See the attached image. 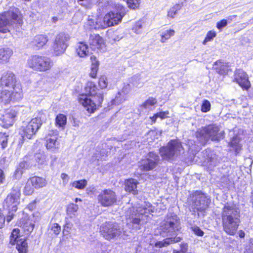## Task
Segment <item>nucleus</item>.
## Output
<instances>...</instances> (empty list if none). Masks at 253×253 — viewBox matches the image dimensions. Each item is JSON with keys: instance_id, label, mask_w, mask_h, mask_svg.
<instances>
[{"instance_id": "obj_1", "label": "nucleus", "mask_w": 253, "mask_h": 253, "mask_svg": "<svg viewBox=\"0 0 253 253\" xmlns=\"http://www.w3.org/2000/svg\"><path fill=\"white\" fill-rule=\"evenodd\" d=\"M181 228L180 221L178 216L173 213H168L155 231L156 235L168 237L163 241L157 242L155 244V247L161 248L180 242L182 238L177 236V234Z\"/></svg>"}, {"instance_id": "obj_2", "label": "nucleus", "mask_w": 253, "mask_h": 253, "mask_svg": "<svg viewBox=\"0 0 253 253\" xmlns=\"http://www.w3.org/2000/svg\"><path fill=\"white\" fill-rule=\"evenodd\" d=\"M221 216L223 231L229 235H234L240 222V210L233 204L226 203L222 209Z\"/></svg>"}, {"instance_id": "obj_3", "label": "nucleus", "mask_w": 253, "mask_h": 253, "mask_svg": "<svg viewBox=\"0 0 253 253\" xmlns=\"http://www.w3.org/2000/svg\"><path fill=\"white\" fill-rule=\"evenodd\" d=\"M154 211V207L150 203H145L141 206L130 209L127 224L135 230H139L148 221L150 215Z\"/></svg>"}, {"instance_id": "obj_4", "label": "nucleus", "mask_w": 253, "mask_h": 253, "mask_svg": "<svg viewBox=\"0 0 253 253\" xmlns=\"http://www.w3.org/2000/svg\"><path fill=\"white\" fill-rule=\"evenodd\" d=\"M20 12L18 8L13 7L0 15V32L6 33L14 25L20 26L22 24Z\"/></svg>"}, {"instance_id": "obj_5", "label": "nucleus", "mask_w": 253, "mask_h": 253, "mask_svg": "<svg viewBox=\"0 0 253 253\" xmlns=\"http://www.w3.org/2000/svg\"><path fill=\"white\" fill-rule=\"evenodd\" d=\"M224 131L219 132V127L215 125H211L199 129L196 133V137L202 144H205L210 139L218 141L224 137Z\"/></svg>"}, {"instance_id": "obj_6", "label": "nucleus", "mask_w": 253, "mask_h": 253, "mask_svg": "<svg viewBox=\"0 0 253 253\" xmlns=\"http://www.w3.org/2000/svg\"><path fill=\"white\" fill-rule=\"evenodd\" d=\"M27 65L34 71L45 72L52 68L53 63L52 60L46 56L33 55L28 58Z\"/></svg>"}, {"instance_id": "obj_7", "label": "nucleus", "mask_w": 253, "mask_h": 253, "mask_svg": "<svg viewBox=\"0 0 253 253\" xmlns=\"http://www.w3.org/2000/svg\"><path fill=\"white\" fill-rule=\"evenodd\" d=\"M1 86L7 87L10 89L13 90L15 92L16 99H21L22 97L21 86L16 80L14 74L10 71H7L2 74L0 79Z\"/></svg>"}, {"instance_id": "obj_8", "label": "nucleus", "mask_w": 253, "mask_h": 253, "mask_svg": "<svg viewBox=\"0 0 253 253\" xmlns=\"http://www.w3.org/2000/svg\"><path fill=\"white\" fill-rule=\"evenodd\" d=\"M90 97L91 98H88L86 95H81L79 97V102L84 107L88 113H92L96 110L97 106L101 105L103 100V92H96Z\"/></svg>"}, {"instance_id": "obj_9", "label": "nucleus", "mask_w": 253, "mask_h": 253, "mask_svg": "<svg viewBox=\"0 0 253 253\" xmlns=\"http://www.w3.org/2000/svg\"><path fill=\"white\" fill-rule=\"evenodd\" d=\"M183 150L181 142L177 139L171 140L165 147L160 149L162 157L166 160H173L174 156H177Z\"/></svg>"}, {"instance_id": "obj_10", "label": "nucleus", "mask_w": 253, "mask_h": 253, "mask_svg": "<svg viewBox=\"0 0 253 253\" xmlns=\"http://www.w3.org/2000/svg\"><path fill=\"white\" fill-rule=\"evenodd\" d=\"M20 184L17 182L5 199L4 206L10 212H16L17 210V206L20 204Z\"/></svg>"}, {"instance_id": "obj_11", "label": "nucleus", "mask_w": 253, "mask_h": 253, "mask_svg": "<svg viewBox=\"0 0 253 253\" xmlns=\"http://www.w3.org/2000/svg\"><path fill=\"white\" fill-rule=\"evenodd\" d=\"M100 232L105 239L110 240L119 238L122 234V229L117 223L108 221L101 225Z\"/></svg>"}, {"instance_id": "obj_12", "label": "nucleus", "mask_w": 253, "mask_h": 253, "mask_svg": "<svg viewBox=\"0 0 253 253\" xmlns=\"http://www.w3.org/2000/svg\"><path fill=\"white\" fill-rule=\"evenodd\" d=\"M125 14V8L121 4H116L115 10L107 13L103 17L106 28L118 24Z\"/></svg>"}, {"instance_id": "obj_13", "label": "nucleus", "mask_w": 253, "mask_h": 253, "mask_svg": "<svg viewBox=\"0 0 253 253\" xmlns=\"http://www.w3.org/2000/svg\"><path fill=\"white\" fill-rule=\"evenodd\" d=\"M191 206L199 211H204L210 204V200L200 191H196L192 196Z\"/></svg>"}, {"instance_id": "obj_14", "label": "nucleus", "mask_w": 253, "mask_h": 253, "mask_svg": "<svg viewBox=\"0 0 253 253\" xmlns=\"http://www.w3.org/2000/svg\"><path fill=\"white\" fill-rule=\"evenodd\" d=\"M98 203L103 207H109L117 202L116 193L110 189L101 191L97 196Z\"/></svg>"}, {"instance_id": "obj_15", "label": "nucleus", "mask_w": 253, "mask_h": 253, "mask_svg": "<svg viewBox=\"0 0 253 253\" xmlns=\"http://www.w3.org/2000/svg\"><path fill=\"white\" fill-rule=\"evenodd\" d=\"M69 39V35L64 33H60L56 36L53 46L54 53L56 55H60L64 52L68 46L67 42Z\"/></svg>"}, {"instance_id": "obj_16", "label": "nucleus", "mask_w": 253, "mask_h": 253, "mask_svg": "<svg viewBox=\"0 0 253 253\" xmlns=\"http://www.w3.org/2000/svg\"><path fill=\"white\" fill-rule=\"evenodd\" d=\"M159 161L158 155L153 152H150L148 154L147 158L140 162V169L145 171L152 170L157 166Z\"/></svg>"}, {"instance_id": "obj_17", "label": "nucleus", "mask_w": 253, "mask_h": 253, "mask_svg": "<svg viewBox=\"0 0 253 253\" xmlns=\"http://www.w3.org/2000/svg\"><path fill=\"white\" fill-rule=\"evenodd\" d=\"M35 120H31V121L25 126H23L21 132H20L21 136L23 138L28 139H32L38 130L40 129V127Z\"/></svg>"}, {"instance_id": "obj_18", "label": "nucleus", "mask_w": 253, "mask_h": 253, "mask_svg": "<svg viewBox=\"0 0 253 253\" xmlns=\"http://www.w3.org/2000/svg\"><path fill=\"white\" fill-rule=\"evenodd\" d=\"M234 81L238 83L242 88L248 89L250 87V82L246 72L242 69H237L234 74Z\"/></svg>"}, {"instance_id": "obj_19", "label": "nucleus", "mask_w": 253, "mask_h": 253, "mask_svg": "<svg viewBox=\"0 0 253 253\" xmlns=\"http://www.w3.org/2000/svg\"><path fill=\"white\" fill-rule=\"evenodd\" d=\"M86 25L90 29L96 30L106 28L103 18L97 16H89Z\"/></svg>"}, {"instance_id": "obj_20", "label": "nucleus", "mask_w": 253, "mask_h": 253, "mask_svg": "<svg viewBox=\"0 0 253 253\" xmlns=\"http://www.w3.org/2000/svg\"><path fill=\"white\" fill-rule=\"evenodd\" d=\"M33 216L30 217L28 215H24L21 219L20 226L22 227L25 232L27 234L31 233L34 229L35 224L33 220Z\"/></svg>"}, {"instance_id": "obj_21", "label": "nucleus", "mask_w": 253, "mask_h": 253, "mask_svg": "<svg viewBox=\"0 0 253 253\" xmlns=\"http://www.w3.org/2000/svg\"><path fill=\"white\" fill-rule=\"evenodd\" d=\"M12 89H3L0 94V100L1 102L6 104L10 101H17L19 99H16L15 92Z\"/></svg>"}, {"instance_id": "obj_22", "label": "nucleus", "mask_w": 253, "mask_h": 253, "mask_svg": "<svg viewBox=\"0 0 253 253\" xmlns=\"http://www.w3.org/2000/svg\"><path fill=\"white\" fill-rule=\"evenodd\" d=\"M13 50L7 47L0 48V64H4L9 62L13 55Z\"/></svg>"}, {"instance_id": "obj_23", "label": "nucleus", "mask_w": 253, "mask_h": 253, "mask_svg": "<svg viewBox=\"0 0 253 253\" xmlns=\"http://www.w3.org/2000/svg\"><path fill=\"white\" fill-rule=\"evenodd\" d=\"M16 116V113L15 111L11 110L9 112L5 113L0 118L2 123H3V126L5 127H8L12 126L14 123V119Z\"/></svg>"}, {"instance_id": "obj_24", "label": "nucleus", "mask_w": 253, "mask_h": 253, "mask_svg": "<svg viewBox=\"0 0 253 253\" xmlns=\"http://www.w3.org/2000/svg\"><path fill=\"white\" fill-rule=\"evenodd\" d=\"M48 38L46 35H39L35 37L31 44L36 49H39L43 47L47 42Z\"/></svg>"}, {"instance_id": "obj_25", "label": "nucleus", "mask_w": 253, "mask_h": 253, "mask_svg": "<svg viewBox=\"0 0 253 253\" xmlns=\"http://www.w3.org/2000/svg\"><path fill=\"white\" fill-rule=\"evenodd\" d=\"M88 42L90 47L92 50H95L100 48L103 40L98 34H93L90 36Z\"/></svg>"}, {"instance_id": "obj_26", "label": "nucleus", "mask_w": 253, "mask_h": 253, "mask_svg": "<svg viewBox=\"0 0 253 253\" xmlns=\"http://www.w3.org/2000/svg\"><path fill=\"white\" fill-rule=\"evenodd\" d=\"M241 139L238 135L234 136L229 143V146L232 148L236 155L240 153L242 149V145L241 143Z\"/></svg>"}, {"instance_id": "obj_27", "label": "nucleus", "mask_w": 253, "mask_h": 253, "mask_svg": "<svg viewBox=\"0 0 253 253\" xmlns=\"http://www.w3.org/2000/svg\"><path fill=\"white\" fill-rule=\"evenodd\" d=\"M58 136L57 135L51 136L46 140V148L47 149L53 151L57 150L60 147V143L57 140Z\"/></svg>"}, {"instance_id": "obj_28", "label": "nucleus", "mask_w": 253, "mask_h": 253, "mask_svg": "<svg viewBox=\"0 0 253 253\" xmlns=\"http://www.w3.org/2000/svg\"><path fill=\"white\" fill-rule=\"evenodd\" d=\"M28 182H30L32 186L37 189L42 188L47 184L45 179L39 176H33L30 178Z\"/></svg>"}, {"instance_id": "obj_29", "label": "nucleus", "mask_w": 253, "mask_h": 253, "mask_svg": "<svg viewBox=\"0 0 253 253\" xmlns=\"http://www.w3.org/2000/svg\"><path fill=\"white\" fill-rule=\"evenodd\" d=\"M213 68L220 75L226 74L229 70L227 64L220 60L216 61L213 64Z\"/></svg>"}, {"instance_id": "obj_30", "label": "nucleus", "mask_w": 253, "mask_h": 253, "mask_svg": "<svg viewBox=\"0 0 253 253\" xmlns=\"http://www.w3.org/2000/svg\"><path fill=\"white\" fill-rule=\"evenodd\" d=\"M138 182L134 179H129L125 181V190L128 192H132L133 194L137 193V185Z\"/></svg>"}, {"instance_id": "obj_31", "label": "nucleus", "mask_w": 253, "mask_h": 253, "mask_svg": "<svg viewBox=\"0 0 253 253\" xmlns=\"http://www.w3.org/2000/svg\"><path fill=\"white\" fill-rule=\"evenodd\" d=\"M88 46L84 42H80L77 46L76 51L79 56L84 57L87 55L88 53Z\"/></svg>"}, {"instance_id": "obj_32", "label": "nucleus", "mask_w": 253, "mask_h": 253, "mask_svg": "<svg viewBox=\"0 0 253 253\" xmlns=\"http://www.w3.org/2000/svg\"><path fill=\"white\" fill-rule=\"evenodd\" d=\"M35 160L40 167L47 165L46 156L43 151H40L35 154Z\"/></svg>"}, {"instance_id": "obj_33", "label": "nucleus", "mask_w": 253, "mask_h": 253, "mask_svg": "<svg viewBox=\"0 0 253 253\" xmlns=\"http://www.w3.org/2000/svg\"><path fill=\"white\" fill-rule=\"evenodd\" d=\"M142 78L139 74H136L132 76L129 80V83L132 86L136 87H141L144 84V82L141 81Z\"/></svg>"}, {"instance_id": "obj_34", "label": "nucleus", "mask_w": 253, "mask_h": 253, "mask_svg": "<svg viewBox=\"0 0 253 253\" xmlns=\"http://www.w3.org/2000/svg\"><path fill=\"white\" fill-rule=\"evenodd\" d=\"M97 90V88L93 82H88L85 87V91L87 93L86 95L89 96L96 94Z\"/></svg>"}, {"instance_id": "obj_35", "label": "nucleus", "mask_w": 253, "mask_h": 253, "mask_svg": "<svg viewBox=\"0 0 253 253\" xmlns=\"http://www.w3.org/2000/svg\"><path fill=\"white\" fill-rule=\"evenodd\" d=\"M46 119V114L45 111H41L38 113L37 116L34 118H33L32 120H35L36 122L38 123L37 125L41 127L42 123L44 122Z\"/></svg>"}, {"instance_id": "obj_36", "label": "nucleus", "mask_w": 253, "mask_h": 253, "mask_svg": "<svg viewBox=\"0 0 253 253\" xmlns=\"http://www.w3.org/2000/svg\"><path fill=\"white\" fill-rule=\"evenodd\" d=\"M174 34V30L172 29L161 32L160 34L161 37V42L162 43L165 42L168 40L170 39L171 37L173 36Z\"/></svg>"}, {"instance_id": "obj_37", "label": "nucleus", "mask_w": 253, "mask_h": 253, "mask_svg": "<svg viewBox=\"0 0 253 253\" xmlns=\"http://www.w3.org/2000/svg\"><path fill=\"white\" fill-rule=\"evenodd\" d=\"M19 229L17 228L14 229L10 236V241L9 242L11 245H15L16 243L20 241L19 240L20 237L19 236Z\"/></svg>"}, {"instance_id": "obj_38", "label": "nucleus", "mask_w": 253, "mask_h": 253, "mask_svg": "<svg viewBox=\"0 0 253 253\" xmlns=\"http://www.w3.org/2000/svg\"><path fill=\"white\" fill-rule=\"evenodd\" d=\"M79 209L78 206L75 204L69 205L67 208V213L70 217L72 218L76 216V213Z\"/></svg>"}, {"instance_id": "obj_39", "label": "nucleus", "mask_w": 253, "mask_h": 253, "mask_svg": "<svg viewBox=\"0 0 253 253\" xmlns=\"http://www.w3.org/2000/svg\"><path fill=\"white\" fill-rule=\"evenodd\" d=\"M55 123L56 126L59 127L63 128L67 123L66 116L63 114L58 115L55 119Z\"/></svg>"}, {"instance_id": "obj_40", "label": "nucleus", "mask_w": 253, "mask_h": 253, "mask_svg": "<svg viewBox=\"0 0 253 253\" xmlns=\"http://www.w3.org/2000/svg\"><path fill=\"white\" fill-rule=\"evenodd\" d=\"M126 100V96L121 92H118L115 98L111 101V105H118L123 103Z\"/></svg>"}, {"instance_id": "obj_41", "label": "nucleus", "mask_w": 253, "mask_h": 253, "mask_svg": "<svg viewBox=\"0 0 253 253\" xmlns=\"http://www.w3.org/2000/svg\"><path fill=\"white\" fill-rule=\"evenodd\" d=\"M16 249L19 253H26L27 249V243L25 240L20 241L16 243Z\"/></svg>"}, {"instance_id": "obj_42", "label": "nucleus", "mask_w": 253, "mask_h": 253, "mask_svg": "<svg viewBox=\"0 0 253 253\" xmlns=\"http://www.w3.org/2000/svg\"><path fill=\"white\" fill-rule=\"evenodd\" d=\"M169 114V112L168 111L165 112H160L155 114H154L152 117H151V120L152 122L155 123L156 121L157 118H160L161 119H165L167 117V115Z\"/></svg>"}, {"instance_id": "obj_43", "label": "nucleus", "mask_w": 253, "mask_h": 253, "mask_svg": "<svg viewBox=\"0 0 253 253\" xmlns=\"http://www.w3.org/2000/svg\"><path fill=\"white\" fill-rule=\"evenodd\" d=\"M73 187L78 189H83L87 185V181L85 179L75 181L72 184Z\"/></svg>"}, {"instance_id": "obj_44", "label": "nucleus", "mask_w": 253, "mask_h": 253, "mask_svg": "<svg viewBox=\"0 0 253 253\" xmlns=\"http://www.w3.org/2000/svg\"><path fill=\"white\" fill-rule=\"evenodd\" d=\"M216 36V33L212 31H210L207 34L206 37L203 42V44H206L208 42L211 41Z\"/></svg>"}, {"instance_id": "obj_45", "label": "nucleus", "mask_w": 253, "mask_h": 253, "mask_svg": "<svg viewBox=\"0 0 253 253\" xmlns=\"http://www.w3.org/2000/svg\"><path fill=\"white\" fill-rule=\"evenodd\" d=\"M128 6L132 9H135L139 6L140 0H125Z\"/></svg>"}, {"instance_id": "obj_46", "label": "nucleus", "mask_w": 253, "mask_h": 253, "mask_svg": "<svg viewBox=\"0 0 253 253\" xmlns=\"http://www.w3.org/2000/svg\"><path fill=\"white\" fill-rule=\"evenodd\" d=\"M156 103V99L154 98L151 97L147 99L144 103H143L142 106L143 107L147 108L149 106H151L155 105Z\"/></svg>"}, {"instance_id": "obj_47", "label": "nucleus", "mask_w": 253, "mask_h": 253, "mask_svg": "<svg viewBox=\"0 0 253 253\" xmlns=\"http://www.w3.org/2000/svg\"><path fill=\"white\" fill-rule=\"evenodd\" d=\"M211 103L207 100H204L201 106V111L203 112H207L210 110Z\"/></svg>"}, {"instance_id": "obj_48", "label": "nucleus", "mask_w": 253, "mask_h": 253, "mask_svg": "<svg viewBox=\"0 0 253 253\" xmlns=\"http://www.w3.org/2000/svg\"><path fill=\"white\" fill-rule=\"evenodd\" d=\"M7 137L6 133H0V142L1 143L3 148H5L7 146Z\"/></svg>"}, {"instance_id": "obj_49", "label": "nucleus", "mask_w": 253, "mask_h": 253, "mask_svg": "<svg viewBox=\"0 0 253 253\" xmlns=\"http://www.w3.org/2000/svg\"><path fill=\"white\" fill-rule=\"evenodd\" d=\"M179 5L177 4L170 8L168 11V16L169 17L173 18L174 15L176 14L177 11L179 9Z\"/></svg>"}, {"instance_id": "obj_50", "label": "nucleus", "mask_w": 253, "mask_h": 253, "mask_svg": "<svg viewBox=\"0 0 253 253\" xmlns=\"http://www.w3.org/2000/svg\"><path fill=\"white\" fill-rule=\"evenodd\" d=\"M142 25L141 22H137L133 27L132 30L137 34H139L142 32Z\"/></svg>"}, {"instance_id": "obj_51", "label": "nucleus", "mask_w": 253, "mask_h": 253, "mask_svg": "<svg viewBox=\"0 0 253 253\" xmlns=\"http://www.w3.org/2000/svg\"><path fill=\"white\" fill-rule=\"evenodd\" d=\"M98 84L101 88H104L107 86V80L104 76L101 77L98 81Z\"/></svg>"}, {"instance_id": "obj_52", "label": "nucleus", "mask_w": 253, "mask_h": 253, "mask_svg": "<svg viewBox=\"0 0 253 253\" xmlns=\"http://www.w3.org/2000/svg\"><path fill=\"white\" fill-rule=\"evenodd\" d=\"M51 230L55 235H58L61 231V227L58 224L54 223L52 224Z\"/></svg>"}, {"instance_id": "obj_53", "label": "nucleus", "mask_w": 253, "mask_h": 253, "mask_svg": "<svg viewBox=\"0 0 253 253\" xmlns=\"http://www.w3.org/2000/svg\"><path fill=\"white\" fill-rule=\"evenodd\" d=\"M191 229L194 234L197 236H202L204 235V232L198 226H194L191 227Z\"/></svg>"}, {"instance_id": "obj_54", "label": "nucleus", "mask_w": 253, "mask_h": 253, "mask_svg": "<svg viewBox=\"0 0 253 253\" xmlns=\"http://www.w3.org/2000/svg\"><path fill=\"white\" fill-rule=\"evenodd\" d=\"M208 162L210 163L209 166L213 167L216 166L218 163L216 156L213 155L212 157L208 159Z\"/></svg>"}, {"instance_id": "obj_55", "label": "nucleus", "mask_w": 253, "mask_h": 253, "mask_svg": "<svg viewBox=\"0 0 253 253\" xmlns=\"http://www.w3.org/2000/svg\"><path fill=\"white\" fill-rule=\"evenodd\" d=\"M132 86L129 83V84H125L123 87L122 92L121 93H122V94H124V95H126L130 91Z\"/></svg>"}, {"instance_id": "obj_56", "label": "nucleus", "mask_w": 253, "mask_h": 253, "mask_svg": "<svg viewBox=\"0 0 253 253\" xmlns=\"http://www.w3.org/2000/svg\"><path fill=\"white\" fill-rule=\"evenodd\" d=\"M227 21L225 19H222V20L217 22L216 27L219 30H221L223 28L226 27L227 25Z\"/></svg>"}, {"instance_id": "obj_57", "label": "nucleus", "mask_w": 253, "mask_h": 253, "mask_svg": "<svg viewBox=\"0 0 253 253\" xmlns=\"http://www.w3.org/2000/svg\"><path fill=\"white\" fill-rule=\"evenodd\" d=\"M32 167V165L26 161L21 162L19 165V168L22 170L27 169Z\"/></svg>"}, {"instance_id": "obj_58", "label": "nucleus", "mask_w": 253, "mask_h": 253, "mask_svg": "<svg viewBox=\"0 0 253 253\" xmlns=\"http://www.w3.org/2000/svg\"><path fill=\"white\" fill-rule=\"evenodd\" d=\"M29 183L30 182H27L24 190V193L28 195L32 194L34 191L33 188H32L30 185H28Z\"/></svg>"}, {"instance_id": "obj_59", "label": "nucleus", "mask_w": 253, "mask_h": 253, "mask_svg": "<svg viewBox=\"0 0 253 253\" xmlns=\"http://www.w3.org/2000/svg\"><path fill=\"white\" fill-rule=\"evenodd\" d=\"M244 253H253V238L250 240V243L247 247Z\"/></svg>"}, {"instance_id": "obj_60", "label": "nucleus", "mask_w": 253, "mask_h": 253, "mask_svg": "<svg viewBox=\"0 0 253 253\" xmlns=\"http://www.w3.org/2000/svg\"><path fill=\"white\" fill-rule=\"evenodd\" d=\"M90 59L91 62V67H98L99 62L97 60L96 57L92 55L90 56Z\"/></svg>"}, {"instance_id": "obj_61", "label": "nucleus", "mask_w": 253, "mask_h": 253, "mask_svg": "<svg viewBox=\"0 0 253 253\" xmlns=\"http://www.w3.org/2000/svg\"><path fill=\"white\" fill-rule=\"evenodd\" d=\"M95 155L94 157H95L96 159L99 160V159H102L103 157L107 156V152L106 150H102L100 151V154H98L97 153L94 154Z\"/></svg>"}, {"instance_id": "obj_62", "label": "nucleus", "mask_w": 253, "mask_h": 253, "mask_svg": "<svg viewBox=\"0 0 253 253\" xmlns=\"http://www.w3.org/2000/svg\"><path fill=\"white\" fill-rule=\"evenodd\" d=\"M23 173V170H22L21 169H20L19 167L16 169L14 174V176L15 177L16 179H19L21 177L22 174Z\"/></svg>"}, {"instance_id": "obj_63", "label": "nucleus", "mask_w": 253, "mask_h": 253, "mask_svg": "<svg viewBox=\"0 0 253 253\" xmlns=\"http://www.w3.org/2000/svg\"><path fill=\"white\" fill-rule=\"evenodd\" d=\"M180 252L185 253L188 250V244L186 243H181L180 244Z\"/></svg>"}, {"instance_id": "obj_64", "label": "nucleus", "mask_w": 253, "mask_h": 253, "mask_svg": "<svg viewBox=\"0 0 253 253\" xmlns=\"http://www.w3.org/2000/svg\"><path fill=\"white\" fill-rule=\"evenodd\" d=\"M98 69V67H91V72L90 73V76L92 78H95L96 77Z\"/></svg>"}]
</instances>
